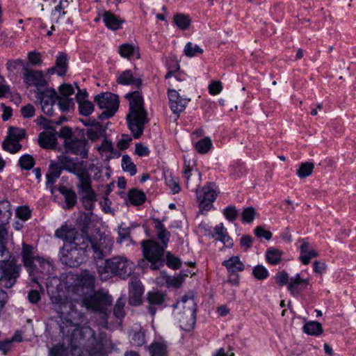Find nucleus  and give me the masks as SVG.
<instances>
[{"instance_id":"6","label":"nucleus","mask_w":356,"mask_h":356,"mask_svg":"<svg viewBox=\"0 0 356 356\" xmlns=\"http://www.w3.org/2000/svg\"><path fill=\"white\" fill-rule=\"evenodd\" d=\"M54 309L71 325H76L82 318V314L76 308V305L71 300L63 298L60 295L50 296Z\"/></svg>"},{"instance_id":"64","label":"nucleus","mask_w":356,"mask_h":356,"mask_svg":"<svg viewBox=\"0 0 356 356\" xmlns=\"http://www.w3.org/2000/svg\"><path fill=\"white\" fill-rule=\"evenodd\" d=\"M276 283L280 285H285L289 284L290 279L289 275L285 271L279 272L275 277Z\"/></svg>"},{"instance_id":"3","label":"nucleus","mask_w":356,"mask_h":356,"mask_svg":"<svg viewBox=\"0 0 356 356\" xmlns=\"http://www.w3.org/2000/svg\"><path fill=\"white\" fill-rule=\"evenodd\" d=\"M125 97L129 103V112L126 117L128 127L134 138L137 139L143 135L145 125L149 122L147 113L139 91L127 93Z\"/></svg>"},{"instance_id":"19","label":"nucleus","mask_w":356,"mask_h":356,"mask_svg":"<svg viewBox=\"0 0 356 356\" xmlns=\"http://www.w3.org/2000/svg\"><path fill=\"white\" fill-rule=\"evenodd\" d=\"M144 288L141 282L136 279L131 280L129 286V301L134 305L140 303L141 296L143 293Z\"/></svg>"},{"instance_id":"1","label":"nucleus","mask_w":356,"mask_h":356,"mask_svg":"<svg viewBox=\"0 0 356 356\" xmlns=\"http://www.w3.org/2000/svg\"><path fill=\"white\" fill-rule=\"evenodd\" d=\"M55 236L65 241L60 249V260L62 264L72 268L79 266L87 254L90 238L68 226L57 229Z\"/></svg>"},{"instance_id":"47","label":"nucleus","mask_w":356,"mask_h":356,"mask_svg":"<svg viewBox=\"0 0 356 356\" xmlns=\"http://www.w3.org/2000/svg\"><path fill=\"white\" fill-rule=\"evenodd\" d=\"M122 167L124 171L129 172L131 175H136L137 172L136 165L131 161V158L128 155L122 156Z\"/></svg>"},{"instance_id":"13","label":"nucleus","mask_w":356,"mask_h":356,"mask_svg":"<svg viewBox=\"0 0 356 356\" xmlns=\"http://www.w3.org/2000/svg\"><path fill=\"white\" fill-rule=\"evenodd\" d=\"M196 195L200 208L205 211H209L212 207V204L217 196L216 192L211 184L197 190Z\"/></svg>"},{"instance_id":"12","label":"nucleus","mask_w":356,"mask_h":356,"mask_svg":"<svg viewBox=\"0 0 356 356\" xmlns=\"http://www.w3.org/2000/svg\"><path fill=\"white\" fill-rule=\"evenodd\" d=\"M57 158L58 164L60 165L62 169L74 174L76 177L87 170L85 162L83 161H79L76 159L71 158L64 154Z\"/></svg>"},{"instance_id":"57","label":"nucleus","mask_w":356,"mask_h":356,"mask_svg":"<svg viewBox=\"0 0 356 356\" xmlns=\"http://www.w3.org/2000/svg\"><path fill=\"white\" fill-rule=\"evenodd\" d=\"M223 214L226 219L229 221H234L238 217L239 213L236 208L233 205H229L223 210Z\"/></svg>"},{"instance_id":"40","label":"nucleus","mask_w":356,"mask_h":356,"mask_svg":"<svg viewBox=\"0 0 356 356\" xmlns=\"http://www.w3.org/2000/svg\"><path fill=\"white\" fill-rule=\"evenodd\" d=\"M282 252L275 248H270L266 254V260L273 265L277 264L282 259Z\"/></svg>"},{"instance_id":"48","label":"nucleus","mask_w":356,"mask_h":356,"mask_svg":"<svg viewBox=\"0 0 356 356\" xmlns=\"http://www.w3.org/2000/svg\"><path fill=\"white\" fill-rule=\"evenodd\" d=\"M165 264L170 268L177 270L181 267V261L170 252H167L165 256Z\"/></svg>"},{"instance_id":"37","label":"nucleus","mask_w":356,"mask_h":356,"mask_svg":"<svg viewBox=\"0 0 356 356\" xmlns=\"http://www.w3.org/2000/svg\"><path fill=\"white\" fill-rule=\"evenodd\" d=\"M129 200L134 205H140L145 202L146 197L143 192L132 189L129 193Z\"/></svg>"},{"instance_id":"39","label":"nucleus","mask_w":356,"mask_h":356,"mask_svg":"<svg viewBox=\"0 0 356 356\" xmlns=\"http://www.w3.org/2000/svg\"><path fill=\"white\" fill-rule=\"evenodd\" d=\"M95 280V277L92 274L85 273L83 275H82L80 282L83 286V289L86 288V293L94 291Z\"/></svg>"},{"instance_id":"54","label":"nucleus","mask_w":356,"mask_h":356,"mask_svg":"<svg viewBox=\"0 0 356 356\" xmlns=\"http://www.w3.org/2000/svg\"><path fill=\"white\" fill-rule=\"evenodd\" d=\"M57 101L60 109L63 111H69L70 106L73 104V99L69 97H64L58 95Z\"/></svg>"},{"instance_id":"50","label":"nucleus","mask_w":356,"mask_h":356,"mask_svg":"<svg viewBox=\"0 0 356 356\" xmlns=\"http://www.w3.org/2000/svg\"><path fill=\"white\" fill-rule=\"evenodd\" d=\"M314 167V166L312 163H309V162L302 163L300 165V167L297 171V175L300 178H305V177L309 176L312 173Z\"/></svg>"},{"instance_id":"60","label":"nucleus","mask_w":356,"mask_h":356,"mask_svg":"<svg viewBox=\"0 0 356 356\" xmlns=\"http://www.w3.org/2000/svg\"><path fill=\"white\" fill-rule=\"evenodd\" d=\"M255 210L253 207L245 208L241 213L242 220L244 222L250 223L254 219Z\"/></svg>"},{"instance_id":"4","label":"nucleus","mask_w":356,"mask_h":356,"mask_svg":"<svg viewBox=\"0 0 356 356\" xmlns=\"http://www.w3.org/2000/svg\"><path fill=\"white\" fill-rule=\"evenodd\" d=\"M134 268V264L123 256H116L106 259L104 265L97 266V272L102 280H107L111 275L122 279L129 277Z\"/></svg>"},{"instance_id":"28","label":"nucleus","mask_w":356,"mask_h":356,"mask_svg":"<svg viewBox=\"0 0 356 356\" xmlns=\"http://www.w3.org/2000/svg\"><path fill=\"white\" fill-rule=\"evenodd\" d=\"M154 221L155 222L154 227L156 230L158 238L161 242L160 245L166 248L170 239V233L165 229L164 225L160 220L154 219Z\"/></svg>"},{"instance_id":"46","label":"nucleus","mask_w":356,"mask_h":356,"mask_svg":"<svg viewBox=\"0 0 356 356\" xmlns=\"http://www.w3.org/2000/svg\"><path fill=\"white\" fill-rule=\"evenodd\" d=\"M10 204L8 201L0 202V220L3 222L11 216Z\"/></svg>"},{"instance_id":"5","label":"nucleus","mask_w":356,"mask_h":356,"mask_svg":"<svg viewBox=\"0 0 356 356\" xmlns=\"http://www.w3.org/2000/svg\"><path fill=\"white\" fill-rule=\"evenodd\" d=\"M111 302L112 299L109 295L98 291L88 298H83L79 302V305L97 313L101 318L99 324L105 328H108L107 318L110 313Z\"/></svg>"},{"instance_id":"34","label":"nucleus","mask_w":356,"mask_h":356,"mask_svg":"<svg viewBox=\"0 0 356 356\" xmlns=\"http://www.w3.org/2000/svg\"><path fill=\"white\" fill-rule=\"evenodd\" d=\"M105 131V129L100 123L94 122V125L87 129L86 136L90 140L95 141L104 136Z\"/></svg>"},{"instance_id":"10","label":"nucleus","mask_w":356,"mask_h":356,"mask_svg":"<svg viewBox=\"0 0 356 356\" xmlns=\"http://www.w3.org/2000/svg\"><path fill=\"white\" fill-rule=\"evenodd\" d=\"M36 97L40 102L43 113L50 116L53 115V106L58 99L56 91L53 88L38 89Z\"/></svg>"},{"instance_id":"2","label":"nucleus","mask_w":356,"mask_h":356,"mask_svg":"<svg viewBox=\"0 0 356 356\" xmlns=\"http://www.w3.org/2000/svg\"><path fill=\"white\" fill-rule=\"evenodd\" d=\"M106 334L99 332L97 335L90 327L74 328L70 337L73 356H104Z\"/></svg>"},{"instance_id":"25","label":"nucleus","mask_w":356,"mask_h":356,"mask_svg":"<svg viewBox=\"0 0 356 356\" xmlns=\"http://www.w3.org/2000/svg\"><path fill=\"white\" fill-rule=\"evenodd\" d=\"M8 238V231L3 224H0V263L8 261L10 255L6 247Z\"/></svg>"},{"instance_id":"41","label":"nucleus","mask_w":356,"mask_h":356,"mask_svg":"<svg viewBox=\"0 0 356 356\" xmlns=\"http://www.w3.org/2000/svg\"><path fill=\"white\" fill-rule=\"evenodd\" d=\"M60 193L65 195V203L68 209L72 208L74 206L76 202V193L65 187L60 189Z\"/></svg>"},{"instance_id":"52","label":"nucleus","mask_w":356,"mask_h":356,"mask_svg":"<svg viewBox=\"0 0 356 356\" xmlns=\"http://www.w3.org/2000/svg\"><path fill=\"white\" fill-rule=\"evenodd\" d=\"M2 146L4 150L12 154L17 152L22 148V145L18 142L9 140L8 138L3 141Z\"/></svg>"},{"instance_id":"33","label":"nucleus","mask_w":356,"mask_h":356,"mask_svg":"<svg viewBox=\"0 0 356 356\" xmlns=\"http://www.w3.org/2000/svg\"><path fill=\"white\" fill-rule=\"evenodd\" d=\"M222 265L226 267L229 273H237L243 271L244 269L243 264L240 261L238 256H233L227 260L222 262Z\"/></svg>"},{"instance_id":"61","label":"nucleus","mask_w":356,"mask_h":356,"mask_svg":"<svg viewBox=\"0 0 356 356\" xmlns=\"http://www.w3.org/2000/svg\"><path fill=\"white\" fill-rule=\"evenodd\" d=\"M81 200L86 209L92 210L94 207L95 202L97 201V195L81 197Z\"/></svg>"},{"instance_id":"23","label":"nucleus","mask_w":356,"mask_h":356,"mask_svg":"<svg viewBox=\"0 0 356 356\" xmlns=\"http://www.w3.org/2000/svg\"><path fill=\"white\" fill-rule=\"evenodd\" d=\"M33 248L31 245L26 243L22 245V257L24 265L27 268L29 274L33 272V264L38 257H33Z\"/></svg>"},{"instance_id":"49","label":"nucleus","mask_w":356,"mask_h":356,"mask_svg":"<svg viewBox=\"0 0 356 356\" xmlns=\"http://www.w3.org/2000/svg\"><path fill=\"white\" fill-rule=\"evenodd\" d=\"M173 19L175 24L182 30L187 29L191 24L188 17L183 14L175 15Z\"/></svg>"},{"instance_id":"38","label":"nucleus","mask_w":356,"mask_h":356,"mask_svg":"<svg viewBox=\"0 0 356 356\" xmlns=\"http://www.w3.org/2000/svg\"><path fill=\"white\" fill-rule=\"evenodd\" d=\"M303 330L309 335H319L323 332L321 324L316 321L307 323L303 327Z\"/></svg>"},{"instance_id":"31","label":"nucleus","mask_w":356,"mask_h":356,"mask_svg":"<svg viewBox=\"0 0 356 356\" xmlns=\"http://www.w3.org/2000/svg\"><path fill=\"white\" fill-rule=\"evenodd\" d=\"M318 255V254L316 250L309 248L308 243L304 242L300 245V260L304 265L309 264L311 259L316 257Z\"/></svg>"},{"instance_id":"7","label":"nucleus","mask_w":356,"mask_h":356,"mask_svg":"<svg viewBox=\"0 0 356 356\" xmlns=\"http://www.w3.org/2000/svg\"><path fill=\"white\" fill-rule=\"evenodd\" d=\"M141 246L144 258L150 263L152 270H156L164 266L165 247L154 240H144L141 242Z\"/></svg>"},{"instance_id":"18","label":"nucleus","mask_w":356,"mask_h":356,"mask_svg":"<svg viewBox=\"0 0 356 356\" xmlns=\"http://www.w3.org/2000/svg\"><path fill=\"white\" fill-rule=\"evenodd\" d=\"M165 299V296L161 291H153L147 293V310L152 316L155 315L158 307L163 304Z\"/></svg>"},{"instance_id":"24","label":"nucleus","mask_w":356,"mask_h":356,"mask_svg":"<svg viewBox=\"0 0 356 356\" xmlns=\"http://www.w3.org/2000/svg\"><path fill=\"white\" fill-rule=\"evenodd\" d=\"M53 270V266L50 262L44 260L40 257H38L35 259V262L33 264V272L29 274L30 276H33L35 273H40L44 276H49ZM44 278V277H42Z\"/></svg>"},{"instance_id":"63","label":"nucleus","mask_w":356,"mask_h":356,"mask_svg":"<svg viewBox=\"0 0 356 356\" xmlns=\"http://www.w3.org/2000/svg\"><path fill=\"white\" fill-rule=\"evenodd\" d=\"M16 215L19 219L26 220L31 217V211L27 207H21L17 209Z\"/></svg>"},{"instance_id":"53","label":"nucleus","mask_w":356,"mask_h":356,"mask_svg":"<svg viewBox=\"0 0 356 356\" xmlns=\"http://www.w3.org/2000/svg\"><path fill=\"white\" fill-rule=\"evenodd\" d=\"M125 305V299L122 298H118L117 300L114 308H113V314L114 316L118 318L121 319L124 316V307Z\"/></svg>"},{"instance_id":"42","label":"nucleus","mask_w":356,"mask_h":356,"mask_svg":"<svg viewBox=\"0 0 356 356\" xmlns=\"http://www.w3.org/2000/svg\"><path fill=\"white\" fill-rule=\"evenodd\" d=\"M132 332V343L137 346H143L145 342V331L141 327H136V329L133 330Z\"/></svg>"},{"instance_id":"59","label":"nucleus","mask_w":356,"mask_h":356,"mask_svg":"<svg viewBox=\"0 0 356 356\" xmlns=\"http://www.w3.org/2000/svg\"><path fill=\"white\" fill-rule=\"evenodd\" d=\"M79 104L80 113L83 115H89L93 111L94 106L89 101L80 102Z\"/></svg>"},{"instance_id":"16","label":"nucleus","mask_w":356,"mask_h":356,"mask_svg":"<svg viewBox=\"0 0 356 356\" xmlns=\"http://www.w3.org/2000/svg\"><path fill=\"white\" fill-rule=\"evenodd\" d=\"M77 178L76 187L78 193L81 197L97 195L92 188L91 177L88 170L77 176Z\"/></svg>"},{"instance_id":"51","label":"nucleus","mask_w":356,"mask_h":356,"mask_svg":"<svg viewBox=\"0 0 356 356\" xmlns=\"http://www.w3.org/2000/svg\"><path fill=\"white\" fill-rule=\"evenodd\" d=\"M252 275L257 280H264L269 276V273L264 266L257 265L252 269Z\"/></svg>"},{"instance_id":"17","label":"nucleus","mask_w":356,"mask_h":356,"mask_svg":"<svg viewBox=\"0 0 356 356\" xmlns=\"http://www.w3.org/2000/svg\"><path fill=\"white\" fill-rule=\"evenodd\" d=\"M19 277V270L17 267L0 266V282L6 288H11Z\"/></svg>"},{"instance_id":"62","label":"nucleus","mask_w":356,"mask_h":356,"mask_svg":"<svg viewBox=\"0 0 356 356\" xmlns=\"http://www.w3.org/2000/svg\"><path fill=\"white\" fill-rule=\"evenodd\" d=\"M35 109L34 106L28 104L21 108V114L24 118H29L34 116Z\"/></svg>"},{"instance_id":"21","label":"nucleus","mask_w":356,"mask_h":356,"mask_svg":"<svg viewBox=\"0 0 356 356\" xmlns=\"http://www.w3.org/2000/svg\"><path fill=\"white\" fill-rule=\"evenodd\" d=\"M168 98L170 109L173 113L175 114H178L184 111L188 102V100H181L179 102L180 104H177L176 101L179 100L181 97L179 96L178 92L175 90H168Z\"/></svg>"},{"instance_id":"45","label":"nucleus","mask_w":356,"mask_h":356,"mask_svg":"<svg viewBox=\"0 0 356 356\" xmlns=\"http://www.w3.org/2000/svg\"><path fill=\"white\" fill-rule=\"evenodd\" d=\"M203 53V49L197 44L188 42L184 47V54L188 57L197 56Z\"/></svg>"},{"instance_id":"36","label":"nucleus","mask_w":356,"mask_h":356,"mask_svg":"<svg viewBox=\"0 0 356 356\" xmlns=\"http://www.w3.org/2000/svg\"><path fill=\"white\" fill-rule=\"evenodd\" d=\"M150 356H168V351L165 343L154 342L148 348Z\"/></svg>"},{"instance_id":"15","label":"nucleus","mask_w":356,"mask_h":356,"mask_svg":"<svg viewBox=\"0 0 356 356\" xmlns=\"http://www.w3.org/2000/svg\"><path fill=\"white\" fill-rule=\"evenodd\" d=\"M188 311H180L175 313V316L180 323V327L189 332L194 327L196 321V312H193L191 309L193 305L189 302Z\"/></svg>"},{"instance_id":"11","label":"nucleus","mask_w":356,"mask_h":356,"mask_svg":"<svg viewBox=\"0 0 356 356\" xmlns=\"http://www.w3.org/2000/svg\"><path fill=\"white\" fill-rule=\"evenodd\" d=\"M22 77L27 87H36V92H38V89L44 88L48 84L42 71L29 69L26 66L23 67Z\"/></svg>"},{"instance_id":"14","label":"nucleus","mask_w":356,"mask_h":356,"mask_svg":"<svg viewBox=\"0 0 356 356\" xmlns=\"http://www.w3.org/2000/svg\"><path fill=\"white\" fill-rule=\"evenodd\" d=\"M63 145L66 153L79 155L83 159L88 156L87 140L85 138L79 139L74 137L64 141Z\"/></svg>"},{"instance_id":"35","label":"nucleus","mask_w":356,"mask_h":356,"mask_svg":"<svg viewBox=\"0 0 356 356\" xmlns=\"http://www.w3.org/2000/svg\"><path fill=\"white\" fill-rule=\"evenodd\" d=\"M189 302H191L193 305V307H192L191 310L193 312H196V302H195V300L193 299L192 294H187L184 296L181 300L177 301L175 305H173V307L175 309H180L182 308L183 311H188V305Z\"/></svg>"},{"instance_id":"56","label":"nucleus","mask_w":356,"mask_h":356,"mask_svg":"<svg viewBox=\"0 0 356 356\" xmlns=\"http://www.w3.org/2000/svg\"><path fill=\"white\" fill-rule=\"evenodd\" d=\"M68 352L64 345L58 343L49 349V356H67Z\"/></svg>"},{"instance_id":"26","label":"nucleus","mask_w":356,"mask_h":356,"mask_svg":"<svg viewBox=\"0 0 356 356\" xmlns=\"http://www.w3.org/2000/svg\"><path fill=\"white\" fill-rule=\"evenodd\" d=\"M102 18L106 26L113 31L120 29L121 24L124 22V19L119 18L111 11L104 12Z\"/></svg>"},{"instance_id":"55","label":"nucleus","mask_w":356,"mask_h":356,"mask_svg":"<svg viewBox=\"0 0 356 356\" xmlns=\"http://www.w3.org/2000/svg\"><path fill=\"white\" fill-rule=\"evenodd\" d=\"M34 159L29 154H25L20 157L19 164L22 169L30 170L34 165Z\"/></svg>"},{"instance_id":"30","label":"nucleus","mask_w":356,"mask_h":356,"mask_svg":"<svg viewBox=\"0 0 356 356\" xmlns=\"http://www.w3.org/2000/svg\"><path fill=\"white\" fill-rule=\"evenodd\" d=\"M67 58L65 54H60L57 56L56 60V67H51L48 70L49 74H54L56 72L59 76L64 75L67 72Z\"/></svg>"},{"instance_id":"32","label":"nucleus","mask_w":356,"mask_h":356,"mask_svg":"<svg viewBox=\"0 0 356 356\" xmlns=\"http://www.w3.org/2000/svg\"><path fill=\"white\" fill-rule=\"evenodd\" d=\"M216 239L221 241L227 247H232L233 245L232 239L229 236L227 229L222 223L217 225L214 228Z\"/></svg>"},{"instance_id":"27","label":"nucleus","mask_w":356,"mask_h":356,"mask_svg":"<svg viewBox=\"0 0 356 356\" xmlns=\"http://www.w3.org/2000/svg\"><path fill=\"white\" fill-rule=\"evenodd\" d=\"M117 81L122 85H133L136 88H139L142 84L141 79L134 77L133 72L130 70L122 72L118 76Z\"/></svg>"},{"instance_id":"20","label":"nucleus","mask_w":356,"mask_h":356,"mask_svg":"<svg viewBox=\"0 0 356 356\" xmlns=\"http://www.w3.org/2000/svg\"><path fill=\"white\" fill-rule=\"evenodd\" d=\"M38 142L43 148L54 149L57 144V132L53 129V131H43L40 133Z\"/></svg>"},{"instance_id":"8","label":"nucleus","mask_w":356,"mask_h":356,"mask_svg":"<svg viewBox=\"0 0 356 356\" xmlns=\"http://www.w3.org/2000/svg\"><path fill=\"white\" fill-rule=\"evenodd\" d=\"M95 102L99 108L104 111L99 115L101 120L108 119L113 116L119 107L118 96L111 92H104L95 97Z\"/></svg>"},{"instance_id":"43","label":"nucleus","mask_w":356,"mask_h":356,"mask_svg":"<svg viewBox=\"0 0 356 356\" xmlns=\"http://www.w3.org/2000/svg\"><path fill=\"white\" fill-rule=\"evenodd\" d=\"M25 130L17 127H10L8 129V135L7 138L11 140L19 142L25 138Z\"/></svg>"},{"instance_id":"9","label":"nucleus","mask_w":356,"mask_h":356,"mask_svg":"<svg viewBox=\"0 0 356 356\" xmlns=\"http://www.w3.org/2000/svg\"><path fill=\"white\" fill-rule=\"evenodd\" d=\"M113 242L106 236H101L99 238H90L88 251H92L95 260H102L110 254L113 248Z\"/></svg>"},{"instance_id":"29","label":"nucleus","mask_w":356,"mask_h":356,"mask_svg":"<svg viewBox=\"0 0 356 356\" xmlns=\"http://www.w3.org/2000/svg\"><path fill=\"white\" fill-rule=\"evenodd\" d=\"M61 167L55 162H51L49 166L48 172L46 174L47 185L51 187L56 182V179L60 176Z\"/></svg>"},{"instance_id":"44","label":"nucleus","mask_w":356,"mask_h":356,"mask_svg":"<svg viewBox=\"0 0 356 356\" xmlns=\"http://www.w3.org/2000/svg\"><path fill=\"white\" fill-rule=\"evenodd\" d=\"M212 146V143L209 137H205L195 143V149L200 154H206Z\"/></svg>"},{"instance_id":"58","label":"nucleus","mask_w":356,"mask_h":356,"mask_svg":"<svg viewBox=\"0 0 356 356\" xmlns=\"http://www.w3.org/2000/svg\"><path fill=\"white\" fill-rule=\"evenodd\" d=\"M135 51L134 47L129 44H123L119 47V53L124 58H129L134 54Z\"/></svg>"},{"instance_id":"22","label":"nucleus","mask_w":356,"mask_h":356,"mask_svg":"<svg viewBox=\"0 0 356 356\" xmlns=\"http://www.w3.org/2000/svg\"><path fill=\"white\" fill-rule=\"evenodd\" d=\"M309 284L308 280L302 279L300 274L291 277L288 284V289L293 296H296L305 289Z\"/></svg>"}]
</instances>
